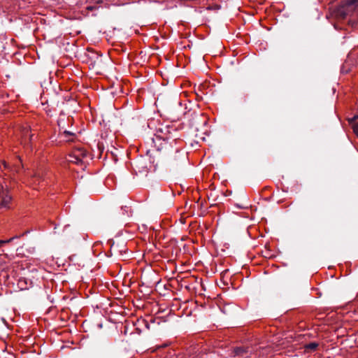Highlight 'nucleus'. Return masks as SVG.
Segmentation results:
<instances>
[{
    "instance_id": "obj_8",
    "label": "nucleus",
    "mask_w": 358,
    "mask_h": 358,
    "mask_svg": "<svg viewBox=\"0 0 358 358\" xmlns=\"http://www.w3.org/2000/svg\"><path fill=\"white\" fill-rule=\"evenodd\" d=\"M318 344L317 343H310L305 345V350L306 351L310 350L314 351L317 348Z\"/></svg>"
},
{
    "instance_id": "obj_5",
    "label": "nucleus",
    "mask_w": 358,
    "mask_h": 358,
    "mask_svg": "<svg viewBox=\"0 0 358 358\" xmlns=\"http://www.w3.org/2000/svg\"><path fill=\"white\" fill-rule=\"evenodd\" d=\"M73 121V120L72 117H66L64 115H61L57 121L59 132L69 127H71Z\"/></svg>"
},
{
    "instance_id": "obj_4",
    "label": "nucleus",
    "mask_w": 358,
    "mask_h": 358,
    "mask_svg": "<svg viewBox=\"0 0 358 358\" xmlns=\"http://www.w3.org/2000/svg\"><path fill=\"white\" fill-rule=\"evenodd\" d=\"M177 138L176 131L173 127L169 126L160 128L156 134V139H162L164 141H168L171 139L175 141Z\"/></svg>"
},
{
    "instance_id": "obj_1",
    "label": "nucleus",
    "mask_w": 358,
    "mask_h": 358,
    "mask_svg": "<svg viewBox=\"0 0 358 358\" xmlns=\"http://www.w3.org/2000/svg\"><path fill=\"white\" fill-rule=\"evenodd\" d=\"M87 157V152L83 147H78L73 149L67 155L66 161L69 163L85 166V160Z\"/></svg>"
},
{
    "instance_id": "obj_6",
    "label": "nucleus",
    "mask_w": 358,
    "mask_h": 358,
    "mask_svg": "<svg viewBox=\"0 0 358 358\" xmlns=\"http://www.w3.org/2000/svg\"><path fill=\"white\" fill-rule=\"evenodd\" d=\"M59 136L65 141H73L76 138V132L73 129H66L59 132Z\"/></svg>"
},
{
    "instance_id": "obj_7",
    "label": "nucleus",
    "mask_w": 358,
    "mask_h": 358,
    "mask_svg": "<svg viewBox=\"0 0 358 358\" xmlns=\"http://www.w3.org/2000/svg\"><path fill=\"white\" fill-rule=\"evenodd\" d=\"M24 235V234H21V235H19V236H13L11 237L9 239H6V240H0V248L3 247L5 244L6 243H9L10 242H12L14 239H16V238H20L21 236H22Z\"/></svg>"
},
{
    "instance_id": "obj_11",
    "label": "nucleus",
    "mask_w": 358,
    "mask_h": 358,
    "mask_svg": "<svg viewBox=\"0 0 358 358\" xmlns=\"http://www.w3.org/2000/svg\"><path fill=\"white\" fill-rule=\"evenodd\" d=\"M1 164L3 166L4 169H7L8 165H7V164H6V162L5 161H2L1 162L0 168H1Z\"/></svg>"
},
{
    "instance_id": "obj_3",
    "label": "nucleus",
    "mask_w": 358,
    "mask_h": 358,
    "mask_svg": "<svg viewBox=\"0 0 358 358\" xmlns=\"http://www.w3.org/2000/svg\"><path fill=\"white\" fill-rule=\"evenodd\" d=\"M12 205V196L8 189L7 185L5 187L0 185V208L10 209Z\"/></svg>"
},
{
    "instance_id": "obj_9",
    "label": "nucleus",
    "mask_w": 358,
    "mask_h": 358,
    "mask_svg": "<svg viewBox=\"0 0 358 358\" xmlns=\"http://www.w3.org/2000/svg\"><path fill=\"white\" fill-rule=\"evenodd\" d=\"M32 180H33V182L34 184H36V185H40L41 181H42L41 179V176H40L39 173L38 174H35L34 176V178H33Z\"/></svg>"
},
{
    "instance_id": "obj_10",
    "label": "nucleus",
    "mask_w": 358,
    "mask_h": 358,
    "mask_svg": "<svg viewBox=\"0 0 358 358\" xmlns=\"http://www.w3.org/2000/svg\"><path fill=\"white\" fill-rule=\"evenodd\" d=\"M353 131L356 134V136L358 137V122L355 124L353 125Z\"/></svg>"
},
{
    "instance_id": "obj_2",
    "label": "nucleus",
    "mask_w": 358,
    "mask_h": 358,
    "mask_svg": "<svg viewBox=\"0 0 358 358\" xmlns=\"http://www.w3.org/2000/svg\"><path fill=\"white\" fill-rule=\"evenodd\" d=\"M358 8V0H344L341 1L337 8L338 14L345 17L355 11Z\"/></svg>"
}]
</instances>
